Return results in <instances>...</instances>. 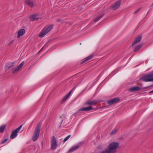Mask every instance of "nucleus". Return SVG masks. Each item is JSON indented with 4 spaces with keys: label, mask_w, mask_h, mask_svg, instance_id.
I'll list each match as a JSON object with an SVG mask.
<instances>
[{
    "label": "nucleus",
    "mask_w": 153,
    "mask_h": 153,
    "mask_svg": "<svg viewBox=\"0 0 153 153\" xmlns=\"http://www.w3.org/2000/svg\"><path fill=\"white\" fill-rule=\"evenodd\" d=\"M119 146L117 142H112L109 144L107 148L103 150L100 153H116Z\"/></svg>",
    "instance_id": "obj_1"
},
{
    "label": "nucleus",
    "mask_w": 153,
    "mask_h": 153,
    "mask_svg": "<svg viewBox=\"0 0 153 153\" xmlns=\"http://www.w3.org/2000/svg\"><path fill=\"white\" fill-rule=\"evenodd\" d=\"M53 26L52 25L45 27L39 34V36L40 38L43 37L53 28Z\"/></svg>",
    "instance_id": "obj_2"
},
{
    "label": "nucleus",
    "mask_w": 153,
    "mask_h": 153,
    "mask_svg": "<svg viewBox=\"0 0 153 153\" xmlns=\"http://www.w3.org/2000/svg\"><path fill=\"white\" fill-rule=\"evenodd\" d=\"M53 26L52 25L45 27L39 34V36L40 38L43 37L53 28Z\"/></svg>",
    "instance_id": "obj_3"
},
{
    "label": "nucleus",
    "mask_w": 153,
    "mask_h": 153,
    "mask_svg": "<svg viewBox=\"0 0 153 153\" xmlns=\"http://www.w3.org/2000/svg\"><path fill=\"white\" fill-rule=\"evenodd\" d=\"M40 127L41 125L38 124L36 126L35 132L32 138L33 141H35L38 138L40 131Z\"/></svg>",
    "instance_id": "obj_4"
},
{
    "label": "nucleus",
    "mask_w": 153,
    "mask_h": 153,
    "mask_svg": "<svg viewBox=\"0 0 153 153\" xmlns=\"http://www.w3.org/2000/svg\"><path fill=\"white\" fill-rule=\"evenodd\" d=\"M141 79L145 82L153 81V73L143 77Z\"/></svg>",
    "instance_id": "obj_5"
},
{
    "label": "nucleus",
    "mask_w": 153,
    "mask_h": 153,
    "mask_svg": "<svg viewBox=\"0 0 153 153\" xmlns=\"http://www.w3.org/2000/svg\"><path fill=\"white\" fill-rule=\"evenodd\" d=\"M22 125H20L18 128L13 130L12 131V134L10 137V139H13L17 136V133L20 130L21 128L22 127Z\"/></svg>",
    "instance_id": "obj_6"
},
{
    "label": "nucleus",
    "mask_w": 153,
    "mask_h": 153,
    "mask_svg": "<svg viewBox=\"0 0 153 153\" xmlns=\"http://www.w3.org/2000/svg\"><path fill=\"white\" fill-rule=\"evenodd\" d=\"M121 4V0H118L111 6V8L114 10H116L119 8Z\"/></svg>",
    "instance_id": "obj_7"
},
{
    "label": "nucleus",
    "mask_w": 153,
    "mask_h": 153,
    "mask_svg": "<svg viewBox=\"0 0 153 153\" xmlns=\"http://www.w3.org/2000/svg\"><path fill=\"white\" fill-rule=\"evenodd\" d=\"M24 64V62H22L18 66L12 69V72L13 74L17 73L19 71Z\"/></svg>",
    "instance_id": "obj_8"
},
{
    "label": "nucleus",
    "mask_w": 153,
    "mask_h": 153,
    "mask_svg": "<svg viewBox=\"0 0 153 153\" xmlns=\"http://www.w3.org/2000/svg\"><path fill=\"white\" fill-rule=\"evenodd\" d=\"M51 141V149L53 150H54L57 147V144L56 139L54 136L53 137Z\"/></svg>",
    "instance_id": "obj_9"
},
{
    "label": "nucleus",
    "mask_w": 153,
    "mask_h": 153,
    "mask_svg": "<svg viewBox=\"0 0 153 153\" xmlns=\"http://www.w3.org/2000/svg\"><path fill=\"white\" fill-rule=\"evenodd\" d=\"M25 30L24 29H21L17 32V38L19 39L25 34Z\"/></svg>",
    "instance_id": "obj_10"
},
{
    "label": "nucleus",
    "mask_w": 153,
    "mask_h": 153,
    "mask_svg": "<svg viewBox=\"0 0 153 153\" xmlns=\"http://www.w3.org/2000/svg\"><path fill=\"white\" fill-rule=\"evenodd\" d=\"M98 102L96 100H89L85 103V105H89L91 106L92 105H96Z\"/></svg>",
    "instance_id": "obj_11"
},
{
    "label": "nucleus",
    "mask_w": 153,
    "mask_h": 153,
    "mask_svg": "<svg viewBox=\"0 0 153 153\" xmlns=\"http://www.w3.org/2000/svg\"><path fill=\"white\" fill-rule=\"evenodd\" d=\"M120 100V99L119 98L116 97L109 100L107 103L111 105L119 102Z\"/></svg>",
    "instance_id": "obj_12"
},
{
    "label": "nucleus",
    "mask_w": 153,
    "mask_h": 153,
    "mask_svg": "<svg viewBox=\"0 0 153 153\" xmlns=\"http://www.w3.org/2000/svg\"><path fill=\"white\" fill-rule=\"evenodd\" d=\"M25 2L26 4L31 7H33L34 6L35 3L33 0H25Z\"/></svg>",
    "instance_id": "obj_13"
},
{
    "label": "nucleus",
    "mask_w": 153,
    "mask_h": 153,
    "mask_svg": "<svg viewBox=\"0 0 153 153\" xmlns=\"http://www.w3.org/2000/svg\"><path fill=\"white\" fill-rule=\"evenodd\" d=\"M93 109V108L91 106L86 107H82L79 109L78 112H79L81 111H87Z\"/></svg>",
    "instance_id": "obj_14"
},
{
    "label": "nucleus",
    "mask_w": 153,
    "mask_h": 153,
    "mask_svg": "<svg viewBox=\"0 0 153 153\" xmlns=\"http://www.w3.org/2000/svg\"><path fill=\"white\" fill-rule=\"evenodd\" d=\"M75 88V87L71 91H70L64 97L63 99L61 101V103H63L66 101V100L70 96L72 91Z\"/></svg>",
    "instance_id": "obj_15"
},
{
    "label": "nucleus",
    "mask_w": 153,
    "mask_h": 153,
    "mask_svg": "<svg viewBox=\"0 0 153 153\" xmlns=\"http://www.w3.org/2000/svg\"><path fill=\"white\" fill-rule=\"evenodd\" d=\"M29 18L32 21H36L39 19V17H37V14L31 15L29 16Z\"/></svg>",
    "instance_id": "obj_16"
},
{
    "label": "nucleus",
    "mask_w": 153,
    "mask_h": 153,
    "mask_svg": "<svg viewBox=\"0 0 153 153\" xmlns=\"http://www.w3.org/2000/svg\"><path fill=\"white\" fill-rule=\"evenodd\" d=\"M80 146L79 145H78L76 146H73L68 151V153H71L75 150L78 149Z\"/></svg>",
    "instance_id": "obj_17"
},
{
    "label": "nucleus",
    "mask_w": 153,
    "mask_h": 153,
    "mask_svg": "<svg viewBox=\"0 0 153 153\" xmlns=\"http://www.w3.org/2000/svg\"><path fill=\"white\" fill-rule=\"evenodd\" d=\"M142 37L141 36H139L137 37L134 41L132 44V46L140 42L142 39Z\"/></svg>",
    "instance_id": "obj_18"
},
{
    "label": "nucleus",
    "mask_w": 153,
    "mask_h": 153,
    "mask_svg": "<svg viewBox=\"0 0 153 153\" xmlns=\"http://www.w3.org/2000/svg\"><path fill=\"white\" fill-rule=\"evenodd\" d=\"M140 89V87L135 86L130 88L129 89L128 91L130 92H134L138 91Z\"/></svg>",
    "instance_id": "obj_19"
},
{
    "label": "nucleus",
    "mask_w": 153,
    "mask_h": 153,
    "mask_svg": "<svg viewBox=\"0 0 153 153\" xmlns=\"http://www.w3.org/2000/svg\"><path fill=\"white\" fill-rule=\"evenodd\" d=\"M94 55H91L86 58H85L83 60L82 62L81 63V64H82L83 63L85 62H86L88 61V60H90L91 59L93 56Z\"/></svg>",
    "instance_id": "obj_20"
},
{
    "label": "nucleus",
    "mask_w": 153,
    "mask_h": 153,
    "mask_svg": "<svg viewBox=\"0 0 153 153\" xmlns=\"http://www.w3.org/2000/svg\"><path fill=\"white\" fill-rule=\"evenodd\" d=\"M143 46V44H140L134 48V52H136L138 51Z\"/></svg>",
    "instance_id": "obj_21"
},
{
    "label": "nucleus",
    "mask_w": 153,
    "mask_h": 153,
    "mask_svg": "<svg viewBox=\"0 0 153 153\" xmlns=\"http://www.w3.org/2000/svg\"><path fill=\"white\" fill-rule=\"evenodd\" d=\"M15 62H14L11 63H7L6 65V67L8 69H10V68L14 66Z\"/></svg>",
    "instance_id": "obj_22"
},
{
    "label": "nucleus",
    "mask_w": 153,
    "mask_h": 153,
    "mask_svg": "<svg viewBox=\"0 0 153 153\" xmlns=\"http://www.w3.org/2000/svg\"><path fill=\"white\" fill-rule=\"evenodd\" d=\"M6 126L5 125H3L0 127V132L3 133L4 132V131L5 128Z\"/></svg>",
    "instance_id": "obj_23"
},
{
    "label": "nucleus",
    "mask_w": 153,
    "mask_h": 153,
    "mask_svg": "<svg viewBox=\"0 0 153 153\" xmlns=\"http://www.w3.org/2000/svg\"><path fill=\"white\" fill-rule=\"evenodd\" d=\"M103 14H102L95 19L94 20V22H97L103 16Z\"/></svg>",
    "instance_id": "obj_24"
},
{
    "label": "nucleus",
    "mask_w": 153,
    "mask_h": 153,
    "mask_svg": "<svg viewBox=\"0 0 153 153\" xmlns=\"http://www.w3.org/2000/svg\"><path fill=\"white\" fill-rule=\"evenodd\" d=\"M117 131V129H115L114 130H113L111 132V134L113 135L115 134Z\"/></svg>",
    "instance_id": "obj_25"
},
{
    "label": "nucleus",
    "mask_w": 153,
    "mask_h": 153,
    "mask_svg": "<svg viewBox=\"0 0 153 153\" xmlns=\"http://www.w3.org/2000/svg\"><path fill=\"white\" fill-rule=\"evenodd\" d=\"M105 147V146L103 144L99 146L98 147V148L102 149L104 148Z\"/></svg>",
    "instance_id": "obj_26"
},
{
    "label": "nucleus",
    "mask_w": 153,
    "mask_h": 153,
    "mask_svg": "<svg viewBox=\"0 0 153 153\" xmlns=\"http://www.w3.org/2000/svg\"><path fill=\"white\" fill-rule=\"evenodd\" d=\"M71 135H69L68 136H67L66 137H65L64 140L63 141L64 142H65L66 141H67L69 138L70 137Z\"/></svg>",
    "instance_id": "obj_27"
},
{
    "label": "nucleus",
    "mask_w": 153,
    "mask_h": 153,
    "mask_svg": "<svg viewBox=\"0 0 153 153\" xmlns=\"http://www.w3.org/2000/svg\"><path fill=\"white\" fill-rule=\"evenodd\" d=\"M8 139H5L4 140L2 141L1 142V144H3L5 143H6L7 140Z\"/></svg>",
    "instance_id": "obj_28"
},
{
    "label": "nucleus",
    "mask_w": 153,
    "mask_h": 153,
    "mask_svg": "<svg viewBox=\"0 0 153 153\" xmlns=\"http://www.w3.org/2000/svg\"><path fill=\"white\" fill-rule=\"evenodd\" d=\"M14 41L13 40H11L10 42H9L8 44V46H10L11 45H12L13 44V42Z\"/></svg>",
    "instance_id": "obj_29"
},
{
    "label": "nucleus",
    "mask_w": 153,
    "mask_h": 153,
    "mask_svg": "<svg viewBox=\"0 0 153 153\" xmlns=\"http://www.w3.org/2000/svg\"><path fill=\"white\" fill-rule=\"evenodd\" d=\"M140 10V8H139L136 11H135L134 13V14H135V13H137Z\"/></svg>",
    "instance_id": "obj_30"
},
{
    "label": "nucleus",
    "mask_w": 153,
    "mask_h": 153,
    "mask_svg": "<svg viewBox=\"0 0 153 153\" xmlns=\"http://www.w3.org/2000/svg\"><path fill=\"white\" fill-rule=\"evenodd\" d=\"M61 20H62L60 19H58L56 20V21L57 22H61Z\"/></svg>",
    "instance_id": "obj_31"
},
{
    "label": "nucleus",
    "mask_w": 153,
    "mask_h": 153,
    "mask_svg": "<svg viewBox=\"0 0 153 153\" xmlns=\"http://www.w3.org/2000/svg\"><path fill=\"white\" fill-rule=\"evenodd\" d=\"M43 48H44V47H42V49H41L39 51V52H41V51H42V50L43 49Z\"/></svg>",
    "instance_id": "obj_32"
},
{
    "label": "nucleus",
    "mask_w": 153,
    "mask_h": 153,
    "mask_svg": "<svg viewBox=\"0 0 153 153\" xmlns=\"http://www.w3.org/2000/svg\"><path fill=\"white\" fill-rule=\"evenodd\" d=\"M150 93H153V90L152 91H150Z\"/></svg>",
    "instance_id": "obj_33"
},
{
    "label": "nucleus",
    "mask_w": 153,
    "mask_h": 153,
    "mask_svg": "<svg viewBox=\"0 0 153 153\" xmlns=\"http://www.w3.org/2000/svg\"><path fill=\"white\" fill-rule=\"evenodd\" d=\"M76 113H75L74 114H73V115H76Z\"/></svg>",
    "instance_id": "obj_34"
},
{
    "label": "nucleus",
    "mask_w": 153,
    "mask_h": 153,
    "mask_svg": "<svg viewBox=\"0 0 153 153\" xmlns=\"http://www.w3.org/2000/svg\"><path fill=\"white\" fill-rule=\"evenodd\" d=\"M153 4H152V6H153Z\"/></svg>",
    "instance_id": "obj_35"
}]
</instances>
